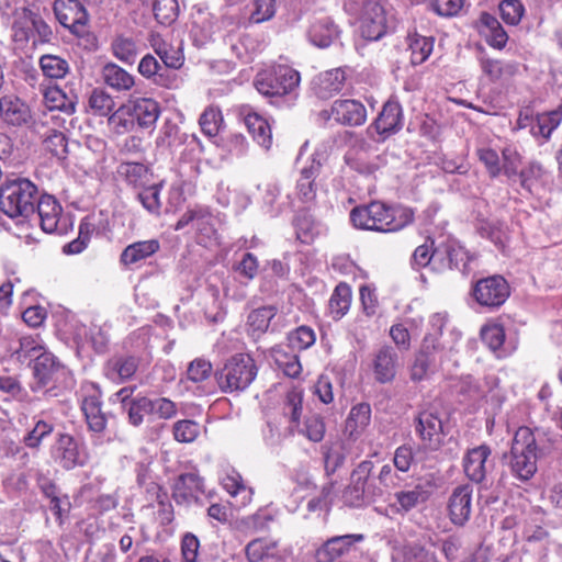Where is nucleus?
Instances as JSON below:
<instances>
[{
    "instance_id": "obj_21",
    "label": "nucleus",
    "mask_w": 562,
    "mask_h": 562,
    "mask_svg": "<svg viewBox=\"0 0 562 562\" xmlns=\"http://www.w3.org/2000/svg\"><path fill=\"white\" fill-rule=\"evenodd\" d=\"M153 46L166 67L178 69L182 66L184 56L181 37H157Z\"/></svg>"
},
{
    "instance_id": "obj_62",
    "label": "nucleus",
    "mask_w": 562,
    "mask_h": 562,
    "mask_svg": "<svg viewBox=\"0 0 562 562\" xmlns=\"http://www.w3.org/2000/svg\"><path fill=\"white\" fill-rule=\"evenodd\" d=\"M474 26L481 35H507L498 20L487 12L480 14Z\"/></svg>"
},
{
    "instance_id": "obj_46",
    "label": "nucleus",
    "mask_w": 562,
    "mask_h": 562,
    "mask_svg": "<svg viewBox=\"0 0 562 562\" xmlns=\"http://www.w3.org/2000/svg\"><path fill=\"white\" fill-rule=\"evenodd\" d=\"M395 496L397 502L393 507L397 510L408 512L418 503L425 502L428 498V492L417 485L413 490L398 492Z\"/></svg>"
},
{
    "instance_id": "obj_28",
    "label": "nucleus",
    "mask_w": 562,
    "mask_h": 562,
    "mask_svg": "<svg viewBox=\"0 0 562 562\" xmlns=\"http://www.w3.org/2000/svg\"><path fill=\"white\" fill-rule=\"evenodd\" d=\"M322 159H312L308 167L301 170L300 178L296 183V196L303 203L312 202L316 196L315 179L319 172Z\"/></svg>"
},
{
    "instance_id": "obj_51",
    "label": "nucleus",
    "mask_w": 562,
    "mask_h": 562,
    "mask_svg": "<svg viewBox=\"0 0 562 562\" xmlns=\"http://www.w3.org/2000/svg\"><path fill=\"white\" fill-rule=\"evenodd\" d=\"M112 49L116 58L127 64H133L137 55V45L133 37H115Z\"/></svg>"
},
{
    "instance_id": "obj_2",
    "label": "nucleus",
    "mask_w": 562,
    "mask_h": 562,
    "mask_svg": "<svg viewBox=\"0 0 562 562\" xmlns=\"http://www.w3.org/2000/svg\"><path fill=\"white\" fill-rule=\"evenodd\" d=\"M37 187L26 178H7L0 187V210L11 218L34 214Z\"/></svg>"
},
{
    "instance_id": "obj_34",
    "label": "nucleus",
    "mask_w": 562,
    "mask_h": 562,
    "mask_svg": "<svg viewBox=\"0 0 562 562\" xmlns=\"http://www.w3.org/2000/svg\"><path fill=\"white\" fill-rule=\"evenodd\" d=\"M371 416L370 405L361 403L350 409L346 420L345 434L348 438L355 440L369 425Z\"/></svg>"
},
{
    "instance_id": "obj_11",
    "label": "nucleus",
    "mask_w": 562,
    "mask_h": 562,
    "mask_svg": "<svg viewBox=\"0 0 562 562\" xmlns=\"http://www.w3.org/2000/svg\"><path fill=\"white\" fill-rule=\"evenodd\" d=\"M54 11L59 23L74 35H79V29L88 21V13L78 0H56Z\"/></svg>"
},
{
    "instance_id": "obj_64",
    "label": "nucleus",
    "mask_w": 562,
    "mask_h": 562,
    "mask_svg": "<svg viewBox=\"0 0 562 562\" xmlns=\"http://www.w3.org/2000/svg\"><path fill=\"white\" fill-rule=\"evenodd\" d=\"M503 164L502 171L508 179H513L517 176L518 165L520 162V155L516 148L512 146L504 147L502 150Z\"/></svg>"
},
{
    "instance_id": "obj_59",
    "label": "nucleus",
    "mask_w": 562,
    "mask_h": 562,
    "mask_svg": "<svg viewBox=\"0 0 562 562\" xmlns=\"http://www.w3.org/2000/svg\"><path fill=\"white\" fill-rule=\"evenodd\" d=\"M148 406L150 414L162 419H171L178 412L177 404L167 397L149 398Z\"/></svg>"
},
{
    "instance_id": "obj_24",
    "label": "nucleus",
    "mask_w": 562,
    "mask_h": 562,
    "mask_svg": "<svg viewBox=\"0 0 562 562\" xmlns=\"http://www.w3.org/2000/svg\"><path fill=\"white\" fill-rule=\"evenodd\" d=\"M203 493V480L196 473H183L173 484L172 496L178 504L196 501Z\"/></svg>"
},
{
    "instance_id": "obj_50",
    "label": "nucleus",
    "mask_w": 562,
    "mask_h": 562,
    "mask_svg": "<svg viewBox=\"0 0 562 562\" xmlns=\"http://www.w3.org/2000/svg\"><path fill=\"white\" fill-rule=\"evenodd\" d=\"M202 132L213 137L217 135L221 124L223 123V116L220 109L210 106L204 110L199 120Z\"/></svg>"
},
{
    "instance_id": "obj_30",
    "label": "nucleus",
    "mask_w": 562,
    "mask_h": 562,
    "mask_svg": "<svg viewBox=\"0 0 562 562\" xmlns=\"http://www.w3.org/2000/svg\"><path fill=\"white\" fill-rule=\"evenodd\" d=\"M15 35H49V26L44 20L30 10L23 9L16 13L13 22Z\"/></svg>"
},
{
    "instance_id": "obj_7",
    "label": "nucleus",
    "mask_w": 562,
    "mask_h": 562,
    "mask_svg": "<svg viewBox=\"0 0 562 562\" xmlns=\"http://www.w3.org/2000/svg\"><path fill=\"white\" fill-rule=\"evenodd\" d=\"M509 285L502 276H492L479 280L473 288L475 301L485 307L496 308L509 296Z\"/></svg>"
},
{
    "instance_id": "obj_45",
    "label": "nucleus",
    "mask_w": 562,
    "mask_h": 562,
    "mask_svg": "<svg viewBox=\"0 0 562 562\" xmlns=\"http://www.w3.org/2000/svg\"><path fill=\"white\" fill-rule=\"evenodd\" d=\"M276 554V542L268 539H255L246 547V555L249 562H261L266 558Z\"/></svg>"
},
{
    "instance_id": "obj_60",
    "label": "nucleus",
    "mask_w": 562,
    "mask_h": 562,
    "mask_svg": "<svg viewBox=\"0 0 562 562\" xmlns=\"http://www.w3.org/2000/svg\"><path fill=\"white\" fill-rule=\"evenodd\" d=\"M130 108L127 104L119 108L110 117L109 123L116 133H125L133 130L135 120L131 116Z\"/></svg>"
},
{
    "instance_id": "obj_29",
    "label": "nucleus",
    "mask_w": 562,
    "mask_h": 562,
    "mask_svg": "<svg viewBox=\"0 0 562 562\" xmlns=\"http://www.w3.org/2000/svg\"><path fill=\"white\" fill-rule=\"evenodd\" d=\"M131 116L143 128H148L157 122L160 109L158 103L148 98L136 99L127 103Z\"/></svg>"
},
{
    "instance_id": "obj_10",
    "label": "nucleus",
    "mask_w": 562,
    "mask_h": 562,
    "mask_svg": "<svg viewBox=\"0 0 562 562\" xmlns=\"http://www.w3.org/2000/svg\"><path fill=\"white\" fill-rule=\"evenodd\" d=\"M468 260V254L461 246L453 243L434 245L431 269L437 272L465 268Z\"/></svg>"
},
{
    "instance_id": "obj_56",
    "label": "nucleus",
    "mask_w": 562,
    "mask_h": 562,
    "mask_svg": "<svg viewBox=\"0 0 562 562\" xmlns=\"http://www.w3.org/2000/svg\"><path fill=\"white\" fill-rule=\"evenodd\" d=\"M409 48L412 50V63L420 65L432 52L434 37H412Z\"/></svg>"
},
{
    "instance_id": "obj_41",
    "label": "nucleus",
    "mask_w": 562,
    "mask_h": 562,
    "mask_svg": "<svg viewBox=\"0 0 562 562\" xmlns=\"http://www.w3.org/2000/svg\"><path fill=\"white\" fill-rule=\"evenodd\" d=\"M276 313L277 310L272 305L254 310L248 315L247 321L248 329L251 335L259 337L261 334H263L268 329L270 321L274 317Z\"/></svg>"
},
{
    "instance_id": "obj_19",
    "label": "nucleus",
    "mask_w": 562,
    "mask_h": 562,
    "mask_svg": "<svg viewBox=\"0 0 562 562\" xmlns=\"http://www.w3.org/2000/svg\"><path fill=\"white\" fill-rule=\"evenodd\" d=\"M345 81V69L335 68L318 74L312 81V89L318 98L329 99L341 91Z\"/></svg>"
},
{
    "instance_id": "obj_43",
    "label": "nucleus",
    "mask_w": 562,
    "mask_h": 562,
    "mask_svg": "<svg viewBox=\"0 0 562 562\" xmlns=\"http://www.w3.org/2000/svg\"><path fill=\"white\" fill-rule=\"evenodd\" d=\"M482 341L494 352H497L498 357H502V347L505 341V330L499 324H488L481 329Z\"/></svg>"
},
{
    "instance_id": "obj_40",
    "label": "nucleus",
    "mask_w": 562,
    "mask_h": 562,
    "mask_svg": "<svg viewBox=\"0 0 562 562\" xmlns=\"http://www.w3.org/2000/svg\"><path fill=\"white\" fill-rule=\"evenodd\" d=\"M392 562H438L434 553L420 547L394 546Z\"/></svg>"
},
{
    "instance_id": "obj_5",
    "label": "nucleus",
    "mask_w": 562,
    "mask_h": 562,
    "mask_svg": "<svg viewBox=\"0 0 562 562\" xmlns=\"http://www.w3.org/2000/svg\"><path fill=\"white\" fill-rule=\"evenodd\" d=\"M303 391L297 387L291 389L285 396L284 414L290 417V422L297 428L299 434L313 442H319L325 436V423L318 415L308 416L302 427L300 417L302 414Z\"/></svg>"
},
{
    "instance_id": "obj_49",
    "label": "nucleus",
    "mask_w": 562,
    "mask_h": 562,
    "mask_svg": "<svg viewBox=\"0 0 562 562\" xmlns=\"http://www.w3.org/2000/svg\"><path fill=\"white\" fill-rule=\"evenodd\" d=\"M161 183L148 186L139 191L138 200L149 213L158 215L161 209Z\"/></svg>"
},
{
    "instance_id": "obj_16",
    "label": "nucleus",
    "mask_w": 562,
    "mask_h": 562,
    "mask_svg": "<svg viewBox=\"0 0 562 562\" xmlns=\"http://www.w3.org/2000/svg\"><path fill=\"white\" fill-rule=\"evenodd\" d=\"M519 184L529 195H540L549 183V173L538 161L528 162L518 173Z\"/></svg>"
},
{
    "instance_id": "obj_26",
    "label": "nucleus",
    "mask_w": 562,
    "mask_h": 562,
    "mask_svg": "<svg viewBox=\"0 0 562 562\" xmlns=\"http://www.w3.org/2000/svg\"><path fill=\"white\" fill-rule=\"evenodd\" d=\"M0 117L7 124L21 126L31 120V111L18 97L4 95L0 99Z\"/></svg>"
},
{
    "instance_id": "obj_13",
    "label": "nucleus",
    "mask_w": 562,
    "mask_h": 562,
    "mask_svg": "<svg viewBox=\"0 0 562 562\" xmlns=\"http://www.w3.org/2000/svg\"><path fill=\"white\" fill-rule=\"evenodd\" d=\"M491 457V449L486 445H481L473 449H470L463 459V468L465 475L475 483H481L492 463L488 461Z\"/></svg>"
},
{
    "instance_id": "obj_17",
    "label": "nucleus",
    "mask_w": 562,
    "mask_h": 562,
    "mask_svg": "<svg viewBox=\"0 0 562 562\" xmlns=\"http://www.w3.org/2000/svg\"><path fill=\"white\" fill-rule=\"evenodd\" d=\"M33 374L40 386H45L52 382H57L60 376H64L66 369L56 357L46 349L34 360Z\"/></svg>"
},
{
    "instance_id": "obj_20",
    "label": "nucleus",
    "mask_w": 562,
    "mask_h": 562,
    "mask_svg": "<svg viewBox=\"0 0 562 562\" xmlns=\"http://www.w3.org/2000/svg\"><path fill=\"white\" fill-rule=\"evenodd\" d=\"M160 249L156 238L137 240L127 245L120 255V263L125 268L136 267L142 261L153 257Z\"/></svg>"
},
{
    "instance_id": "obj_39",
    "label": "nucleus",
    "mask_w": 562,
    "mask_h": 562,
    "mask_svg": "<svg viewBox=\"0 0 562 562\" xmlns=\"http://www.w3.org/2000/svg\"><path fill=\"white\" fill-rule=\"evenodd\" d=\"M153 10L154 16L162 25L172 24L179 14L177 0H144Z\"/></svg>"
},
{
    "instance_id": "obj_33",
    "label": "nucleus",
    "mask_w": 562,
    "mask_h": 562,
    "mask_svg": "<svg viewBox=\"0 0 562 562\" xmlns=\"http://www.w3.org/2000/svg\"><path fill=\"white\" fill-rule=\"evenodd\" d=\"M45 350L44 341L38 335H27L19 339V347L12 351V357L21 363H30Z\"/></svg>"
},
{
    "instance_id": "obj_52",
    "label": "nucleus",
    "mask_w": 562,
    "mask_h": 562,
    "mask_svg": "<svg viewBox=\"0 0 562 562\" xmlns=\"http://www.w3.org/2000/svg\"><path fill=\"white\" fill-rule=\"evenodd\" d=\"M498 9L502 20L508 25H517L525 13V7L520 0H503Z\"/></svg>"
},
{
    "instance_id": "obj_58",
    "label": "nucleus",
    "mask_w": 562,
    "mask_h": 562,
    "mask_svg": "<svg viewBox=\"0 0 562 562\" xmlns=\"http://www.w3.org/2000/svg\"><path fill=\"white\" fill-rule=\"evenodd\" d=\"M54 430V426L45 420H37L32 430L23 438V442L29 448H38L44 438L49 436Z\"/></svg>"
},
{
    "instance_id": "obj_35",
    "label": "nucleus",
    "mask_w": 562,
    "mask_h": 562,
    "mask_svg": "<svg viewBox=\"0 0 562 562\" xmlns=\"http://www.w3.org/2000/svg\"><path fill=\"white\" fill-rule=\"evenodd\" d=\"M351 297V288L347 283L340 282L336 285L328 302L329 315L333 319L339 321L348 313Z\"/></svg>"
},
{
    "instance_id": "obj_36",
    "label": "nucleus",
    "mask_w": 562,
    "mask_h": 562,
    "mask_svg": "<svg viewBox=\"0 0 562 562\" xmlns=\"http://www.w3.org/2000/svg\"><path fill=\"white\" fill-rule=\"evenodd\" d=\"M245 125L254 139L265 149H269L272 144V133L268 121L257 113L245 115Z\"/></svg>"
},
{
    "instance_id": "obj_18",
    "label": "nucleus",
    "mask_w": 562,
    "mask_h": 562,
    "mask_svg": "<svg viewBox=\"0 0 562 562\" xmlns=\"http://www.w3.org/2000/svg\"><path fill=\"white\" fill-rule=\"evenodd\" d=\"M363 104L356 100H337L333 103L329 117L344 125L357 126L366 121Z\"/></svg>"
},
{
    "instance_id": "obj_54",
    "label": "nucleus",
    "mask_w": 562,
    "mask_h": 562,
    "mask_svg": "<svg viewBox=\"0 0 562 562\" xmlns=\"http://www.w3.org/2000/svg\"><path fill=\"white\" fill-rule=\"evenodd\" d=\"M288 340L289 347L293 349L304 350L315 344L316 336L311 327L300 326L289 334Z\"/></svg>"
},
{
    "instance_id": "obj_53",
    "label": "nucleus",
    "mask_w": 562,
    "mask_h": 562,
    "mask_svg": "<svg viewBox=\"0 0 562 562\" xmlns=\"http://www.w3.org/2000/svg\"><path fill=\"white\" fill-rule=\"evenodd\" d=\"M481 67L483 72L493 81L499 80L505 76H512L516 70L515 66L512 64L504 65L499 60L484 57H481Z\"/></svg>"
},
{
    "instance_id": "obj_32",
    "label": "nucleus",
    "mask_w": 562,
    "mask_h": 562,
    "mask_svg": "<svg viewBox=\"0 0 562 562\" xmlns=\"http://www.w3.org/2000/svg\"><path fill=\"white\" fill-rule=\"evenodd\" d=\"M102 79L108 87L117 92L128 91L135 85L134 76L113 63L102 68Z\"/></svg>"
},
{
    "instance_id": "obj_4",
    "label": "nucleus",
    "mask_w": 562,
    "mask_h": 562,
    "mask_svg": "<svg viewBox=\"0 0 562 562\" xmlns=\"http://www.w3.org/2000/svg\"><path fill=\"white\" fill-rule=\"evenodd\" d=\"M300 72L286 65H277L257 74L255 87L266 97L292 93L300 85Z\"/></svg>"
},
{
    "instance_id": "obj_22",
    "label": "nucleus",
    "mask_w": 562,
    "mask_h": 562,
    "mask_svg": "<svg viewBox=\"0 0 562 562\" xmlns=\"http://www.w3.org/2000/svg\"><path fill=\"white\" fill-rule=\"evenodd\" d=\"M416 420V430L424 443L429 449L437 450L442 442V422L429 412L420 413Z\"/></svg>"
},
{
    "instance_id": "obj_57",
    "label": "nucleus",
    "mask_w": 562,
    "mask_h": 562,
    "mask_svg": "<svg viewBox=\"0 0 562 562\" xmlns=\"http://www.w3.org/2000/svg\"><path fill=\"white\" fill-rule=\"evenodd\" d=\"M413 211L402 205L389 206V232L404 228L413 221Z\"/></svg>"
},
{
    "instance_id": "obj_37",
    "label": "nucleus",
    "mask_w": 562,
    "mask_h": 562,
    "mask_svg": "<svg viewBox=\"0 0 562 562\" xmlns=\"http://www.w3.org/2000/svg\"><path fill=\"white\" fill-rule=\"evenodd\" d=\"M327 231L326 226L311 214L301 213L295 220L296 237L304 244L312 243L317 236Z\"/></svg>"
},
{
    "instance_id": "obj_38",
    "label": "nucleus",
    "mask_w": 562,
    "mask_h": 562,
    "mask_svg": "<svg viewBox=\"0 0 562 562\" xmlns=\"http://www.w3.org/2000/svg\"><path fill=\"white\" fill-rule=\"evenodd\" d=\"M271 357L277 367L289 378H296L302 371L297 355L289 351L285 347L277 346L271 349Z\"/></svg>"
},
{
    "instance_id": "obj_9",
    "label": "nucleus",
    "mask_w": 562,
    "mask_h": 562,
    "mask_svg": "<svg viewBox=\"0 0 562 562\" xmlns=\"http://www.w3.org/2000/svg\"><path fill=\"white\" fill-rule=\"evenodd\" d=\"M45 103L48 108L47 112H44L42 116L38 119L41 121V125L47 126L50 122L56 121V125L61 126L65 124V119L60 117L57 110L64 112L67 115H70L76 110V102L74 98L68 97L61 89L58 87H49L44 92Z\"/></svg>"
},
{
    "instance_id": "obj_3",
    "label": "nucleus",
    "mask_w": 562,
    "mask_h": 562,
    "mask_svg": "<svg viewBox=\"0 0 562 562\" xmlns=\"http://www.w3.org/2000/svg\"><path fill=\"white\" fill-rule=\"evenodd\" d=\"M258 374L252 357L237 353L231 357L218 373L217 382L223 392H241L249 387Z\"/></svg>"
},
{
    "instance_id": "obj_42",
    "label": "nucleus",
    "mask_w": 562,
    "mask_h": 562,
    "mask_svg": "<svg viewBox=\"0 0 562 562\" xmlns=\"http://www.w3.org/2000/svg\"><path fill=\"white\" fill-rule=\"evenodd\" d=\"M562 122V103L554 110L543 112L537 115L536 126H532V132L539 134L544 138H549L552 132Z\"/></svg>"
},
{
    "instance_id": "obj_1",
    "label": "nucleus",
    "mask_w": 562,
    "mask_h": 562,
    "mask_svg": "<svg viewBox=\"0 0 562 562\" xmlns=\"http://www.w3.org/2000/svg\"><path fill=\"white\" fill-rule=\"evenodd\" d=\"M504 458L516 479L525 482L535 475L539 449L535 434L530 428H518L513 438L510 452L505 454Z\"/></svg>"
},
{
    "instance_id": "obj_61",
    "label": "nucleus",
    "mask_w": 562,
    "mask_h": 562,
    "mask_svg": "<svg viewBox=\"0 0 562 562\" xmlns=\"http://www.w3.org/2000/svg\"><path fill=\"white\" fill-rule=\"evenodd\" d=\"M476 155L492 178H496L501 175L502 165L496 150L490 147H480L476 149Z\"/></svg>"
},
{
    "instance_id": "obj_31",
    "label": "nucleus",
    "mask_w": 562,
    "mask_h": 562,
    "mask_svg": "<svg viewBox=\"0 0 562 562\" xmlns=\"http://www.w3.org/2000/svg\"><path fill=\"white\" fill-rule=\"evenodd\" d=\"M369 464L361 463L351 474V483L342 493V502L350 507H359L363 504L366 495L367 473Z\"/></svg>"
},
{
    "instance_id": "obj_15",
    "label": "nucleus",
    "mask_w": 562,
    "mask_h": 562,
    "mask_svg": "<svg viewBox=\"0 0 562 562\" xmlns=\"http://www.w3.org/2000/svg\"><path fill=\"white\" fill-rule=\"evenodd\" d=\"M473 487L469 484L457 486L449 499V514L454 525L463 526L470 518Z\"/></svg>"
},
{
    "instance_id": "obj_27",
    "label": "nucleus",
    "mask_w": 562,
    "mask_h": 562,
    "mask_svg": "<svg viewBox=\"0 0 562 562\" xmlns=\"http://www.w3.org/2000/svg\"><path fill=\"white\" fill-rule=\"evenodd\" d=\"M138 368V360L134 356H121L110 359L104 366L105 376L114 383H122L131 379Z\"/></svg>"
},
{
    "instance_id": "obj_14",
    "label": "nucleus",
    "mask_w": 562,
    "mask_h": 562,
    "mask_svg": "<svg viewBox=\"0 0 562 562\" xmlns=\"http://www.w3.org/2000/svg\"><path fill=\"white\" fill-rule=\"evenodd\" d=\"M63 209L59 202L49 194H43L37 201V216L41 227L46 233L61 234L65 227L60 226Z\"/></svg>"
},
{
    "instance_id": "obj_48",
    "label": "nucleus",
    "mask_w": 562,
    "mask_h": 562,
    "mask_svg": "<svg viewBox=\"0 0 562 562\" xmlns=\"http://www.w3.org/2000/svg\"><path fill=\"white\" fill-rule=\"evenodd\" d=\"M172 434L178 442L190 443L200 436L201 426L191 419L178 420L173 424Z\"/></svg>"
},
{
    "instance_id": "obj_55",
    "label": "nucleus",
    "mask_w": 562,
    "mask_h": 562,
    "mask_svg": "<svg viewBox=\"0 0 562 562\" xmlns=\"http://www.w3.org/2000/svg\"><path fill=\"white\" fill-rule=\"evenodd\" d=\"M89 106L98 115L105 116L114 109V100L104 90L94 89L89 97Z\"/></svg>"
},
{
    "instance_id": "obj_23",
    "label": "nucleus",
    "mask_w": 562,
    "mask_h": 562,
    "mask_svg": "<svg viewBox=\"0 0 562 562\" xmlns=\"http://www.w3.org/2000/svg\"><path fill=\"white\" fill-rule=\"evenodd\" d=\"M64 125H56V121L44 127L41 125V121H37L34 125L35 132L43 139L45 150L58 158H64L67 153V139L60 131Z\"/></svg>"
},
{
    "instance_id": "obj_6",
    "label": "nucleus",
    "mask_w": 562,
    "mask_h": 562,
    "mask_svg": "<svg viewBox=\"0 0 562 562\" xmlns=\"http://www.w3.org/2000/svg\"><path fill=\"white\" fill-rule=\"evenodd\" d=\"M49 452L53 461L67 471L85 467L89 461L86 445L66 432L56 435Z\"/></svg>"
},
{
    "instance_id": "obj_12",
    "label": "nucleus",
    "mask_w": 562,
    "mask_h": 562,
    "mask_svg": "<svg viewBox=\"0 0 562 562\" xmlns=\"http://www.w3.org/2000/svg\"><path fill=\"white\" fill-rule=\"evenodd\" d=\"M220 482L231 497L235 498L236 506L244 507L251 502L254 491L245 483L241 474L236 469L229 465L223 468Z\"/></svg>"
},
{
    "instance_id": "obj_25",
    "label": "nucleus",
    "mask_w": 562,
    "mask_h": 562,
    "mask_svg": "<svg viewBox=\"0 0 562 562\" xmlns=\"http://www.w3.org/2000/svg\"><path fill=\"white\" fill-rule=\"evenodd\" d=\"M362 540L361 535H344L328 539L317 551V562H333L349 551L351 546Z\"/></svg>"
},
{
    "instance_id": "obj_8",
    "label": "nucleus",
    "mask_w": 562,
    "mask_h": 562,
    "mask_svg": "<svg viewBox=\"0 0 562 562\" xmlns=\"http://www.w3.org/2000/svg\"><path fill=\"white\" fill-rule=\"evenodd\" d=\"M350 220L355 227L386 232V204L380 201L355 207L350 212Z\"/></svg>"
},
{
    "instance_id": "obj_44",
    "label": "nucleus",
    "mask_w": 562,
    "mask_h": 562,
    "mask_svg": "<svg viewBox=\"0 0 562 562\" xmlns=\"http://www.w3.org/2000/svg\"><path fill=\"white\" fill-rule=\"evenodd\" d=\"M193 227L196 231L199 244L209 246L216 240L214 218L211 214L201 211Z\"/></svg>"
},
{
    "instance_id": "obj_63",
    "label": "nucleus",
    "mask_w": 562,
    "mask_h": 562,
    "mask_svg": "<svg viewBox=\"0 0 562 562\" xmlns=\"http://www.w3.org/2000/svg\"><path fill=\"white\" fill-rule=\"evenodd\" d=\"M254 9L249 20L252 23H261L270 20L276 13V0H254Z\"/></svg>"
},
{
    "instance_id": "obj_47",
    "label": "nucleus",
    "mask_w": 562,
    "mask_h": 562,
    "mask_svg": "<svg viewBox=\"0 0 562 562\" xmlns=\"http://www.w3.org/2000/svg\"><path fill=\"white\" fill-rule=\"evenodd\" d=\"M40 65L44 76L50 79L64 78L69 70L68 63L55 55L42 56Z\"/></svg>"
}]
</instances>
